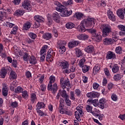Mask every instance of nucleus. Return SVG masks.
Instances as JSON below:
<instances>
[{
	"mask_svg": "<svg viewBox=\"0 0 125 125\" xmlns=\"http://www.w3.org/2000/svg\"><path fill=\"white\" fill-rule=\"evenodd\" d=\"M96 20L92 18H88L83 20L80 24L77 27V30L80 33H84L85 28H88L94 24Z\"/></svg>",
	"mask_w": 125,
	"mask_h": 125,
	"instance_id": "1",
	"label": "nucleus"
},
{
	"mask_svg": "<svg viewBox=\"0 0 125 125\" xmlns=\"http://www.w3.org/2000/svg\"><path fill=\"white\" fill-rule=\"evenodd\" d=\"M70 66V62L69 61L62 60H59L58 62V67L62 69V73H63L64 71L67 70L68 68H69Z\"/></svg>",
	"mask_w": 125,
	"mask_h": 125,
	"instance_id": "2",
	"label": "nucleus"
},
{
	"mask_svg": "<svg viewBox=\"0 0 125 125\" xmlns=\"http://www.w3.org/2000/svg\"><path fill=\"white\" fill-rule=\"evenodd\" d=\"M101 29L103 33V37L104 38L109 36V34L112 32V27L109 24H102Z\"/></svg>",
	"mask_w": 125,
	"mask_h": 125,
	"instance_id": "3",
	"label": "nucleus"
},
{
	"mask_svg": "<svg viewBox=\"0 0 125 125\" xmlns=\"http://www.w3.org/2000/svg\"><path fill=\"white\" fill-rule=\"evenodd\" d=\"M67 44V42L64 40H59L58 42L57 47L59 49L60 54H63L66 51L65 46Z\"/></svg>",
	"mask_w": 125,
	"mask_h": 125,
	"instance_id": "4",
	"label": "nucleus"
},
{
	"mask_svg": "<svg viewBox=\"0 0 125 125\" xmlns=\"http://www.w3.org/2000/svg\"><path fill=\"white\" fill-rule=\"evenodd\" d=\"M90 33L92 34V39L94 40L97 42H99L102 41V36L100 33H96V30L91 29Z\"/></svg>",
	"mask_w": 125,
	"mask_h": 125,
	"instance_id": "5",
	"label": "nucleus"
},
{
	"mask_svg": "<svg viewBox=\"0 0 125 125\" xmlns=\"http://www.w3.org/2000/svg\"><path fill=\"white\" fill-rule=\"evenodd\" d=\"M4 27H9V28H13L12 31H11V34L13 35H15L16 33H17V31L18 30V26L15 25V24L11 23L6 22L3 24Z\"/></svg>",
	"mask_w": 125,
	"mask_h": 125,
	"instance_id": "6",
	"label": "nucleus"
},
{
	"mask_svg": "<svg viewBox=\"0 0 125 125\" xmlns=\"http://www.w3.org/2000/svg\"><path fill=\"white\" fill-rule=\"evenodd\" d=\"M83 106L82 105H79L77 107L76 110L77 111L75 112V116L76 120L78 121V122H81V118L80 116H82L83 115Z\"/></svg>",
	"mask_w": 125,
	"mask_h": 125,
	"instance_id": "7",
	"label": "nucleus"
},
{
	"mask_svg": "<svg viewBox=\"0 0 125 125\" xmlns=\"http://www.w3.org/2000/svg\"><path fill=\"white\" fill-rule=\"evenodd\" d=\"M47 89L49 91H51L52 93H55L58 90L57 83H54L53 85L52 84H48Z\"/></svg>",
	"mask_w": 125,
	"mask_h": 125,
	"instance_id": "8",
	"label": "nucleus"
},
{
	"mask_svg": "<svg viewBox=\"0 0 125 125\" xmlns=\"http://www.w3.org/2000/svg\"><path fill=\"white\" fill-rule=\"evenodd\" d=\"M22 6L28 12L32 10V5L30 3V2L28 0H25L23 1L22 3Z\"/></svg>",
	"mask_w": 125,
	"mask_h": 125,
	"instance_id": "9",
	"label": "nucleus"
},
{
	"mask_svg": "<svg viewBox=\"0 0 125 125\" xmlns=\"http://www.w3.org/2000/svg\"><path fill=\"white\" fill-rule=\"evenodd\" d=\"M60 83L61 86L63 89L66 88V86H67V87H69L70 85V81H69V80H66L64 81V79L63 78L60 79Z\"/></svg>",
	"mask_w": 125,
	"mask_h": 125,
	"instance_id": "10",
	"label": "nucleus"
},
{
	"mask_svg": "<svg viewBox=\"0 0 125 125\" xmlns=\"http://www.w3.org/2000/svg\"><path fill=\"white\" fill-rule=\"evenodd\" d=\"M2 93L3 96H7L8 94V87H7V84L2 83Z\"/></svg>",
	"mask_w": 125,
	"mask_h": 125,
	"instance_id": "11",
	"label": "nucleus"
},
{
	"mask_svg": "<svg viewBox=\"0 0 125 125\" xmlns=\"http://www.w3.org/2000/svg\"><path fill=\"white\" fill-rule=\"evenodd\" d=\"M106 58L108 60L116 59V54L112 51H109L106 53Z\"/></svg>",
	"mask_w": 125,
	"mask_h": 125,
	"instance_id": "12",
	"label": "nucleus"
},
{
	"mask_svg": "<svg viewBox=\"0 0 125 125\" xmlns=\"http://www.w3.org/2000/svg\"><path fill=\"white\" fill-rule=\"evenodd\" d=\"M107 14L108 18L109 20H111V21H113V22L116 21V16L114 15L113 12L109 10L107 11Z\"/></svg>",
	"mask_w": 125,
	"mask_h": 125,
	"instance_id": "13",
	"label": "nucleus"
},
{
	"mask_svg": "<svg viewBox=\"0 0 125 125\" xmlns=\"http://www.w3.org/2000/svg\"><path fill=\"white\" fill-rule=\"evenodd\" d=\"M79 43H80V42L77 41H70L68 44L69 48H74V47H76V46H78L79 45Z\"/></svg>",
	"mask_w": 125,
	"mask_h": 125,
	"instance_id": "14",
	"label": "nucleus"
},
{
	"mask_svg": "<svg viewBox=\"0 0 125 125\" xmlns=\"http://www.w3.org/2000/svg\"><path fill=\"white\" fill-rule=\"evenodd\" d=\"M86 96H87V97H88V98L92 99L93 98H96L98 97V93L91 92L87 93L86 94Z\"/></svg>",
	"mask_w": 125,
	"mask_h": 125,
	"instance_id": "15",
	"label": "nucleus"
},
{
	"mask_svg": "<svg viewBox=\"0 0 125 125\" xmlns=\"http://www.w3.org/2000/svg\"><path fill=\"white\" fill-rule=\"evenodd\" d=\"M52 18L56 23H59V22H60V16H59L58 13L55 12L53 13L52 15Z\"/></svg>",
	"mask_w": 125,
	"mask_h": 125,
	"instance_id": "16",
	"label": "nucleus"
},
{
	"mask_svg": "<svg viewBox=\"0 0 125 125\" xmlns=\"http://www.w3.org/2000/svg\"><path fill=\"white\" fill-rule=\"evenodd\" d=\"M17 73L14 71H11L9 75V79L11 81H13V80H16L17 79Z\"/></svg>",
	"mask_w": 125,
	"mask_h": 125,
	"instance_id": "17",
	"label": "nucleus"
},
{
	"mask_svg": "<svg viewBox=\"0 0 125 125\" xmlns=\"http://www.w3.org/2000/svg\"><path fill=\"white\" fill-rule=\"evenodd\" d=\"M124 13H125L124 9H119L117 12V14L121 19H124L125 18V15L124 14Z\"/></svg>",
	"mask_w": 125,
	"mask_h": 125,
	"instance_id": "18",
	"label": "nucleus"
},
{
	"mask_svg": "<svg viewBox=\"0 0 125 125\" xmlns=\"http://www.w3.org/2000/svg\"><path fill=\"white\" fill-rule=\"evenodd\" d=\"M76 71V67L74 66H71L70 68H67L65 70L63 71V74H70V73H74Z\"/></svg>",
	"mask_w": 125,
	"mask_h": 125,
	"instance_id": "19",
	"label": "nucleus"
},
{
	"mask_svg": "<svg viewBox=\"0 0 125 125\" xmlns=\"http://www.w3.org/2000/svg\"><path fill=\"white\" fill-rule=\"evenodd\" d=\"M105 100L104 99H101L98 102V107L101 109H104L105 108Z\"/></svg>",
	"mask_w": 125,
	"mask_h": 125,
	"instance_id": "20",
	"label": "nucleus"
},
{
	"mask_svg": "<svg viewBox=\"0 0 125 125\" xmlns=\"http://www.w3.org/2000/svg\"><path fill=\"white\" fill-rule=\"evenodd\" d=\"M7 14H11V10L10 9H6L3 11H0V15H2L4 17H6Z\"/></svg>",
	"mask_w": 125,
	"mask_h": 125,
	"instance_id": "21",
	"label": "nucleus"
},
{
	"mask_svg": "<svg viewBox=\"0 0 125 125\" xmlns=\"http://www.w3.org/2000/svg\"><path fill=\"white\" fill-rule=\"evenodd\" d=\"M45 108V104L42 102H39L36 105V109H41Z\"/></svg>",
	"mask_w": 125,
	"mask_h": 125,
	"instance_id": "22",
	"label": "nucleus"
},
{
	"mask_svg": "<svg viewBox=\"0 0 125 125\" xmlns=\"http://www.w3.org/2000/svg\"><path fill=\"white\" fill-rule=\"evenodd\" d=\"M117 27L119 29V30L122 31V32H120L119 33L120 36H125V26L120 24L118 25Z\"/></svg>",
	"mask_w": 125,
	"mask_h": 125,
	"instance_id": "23",
	"label": "nucleus"
},
{
	"mask_svg": "<svg viewBox=\"0 0 125 125\" xmlns=\"http://www.w3.org/2000/svg\"><path fill=\"white\" fill-rule=\"evenodd\" d=\"M34 18L36 22H39V23H41V22H44V18L41 16L36 15L34 16Z\"/></svg>",
	"mask_w": 125,
	"mask_h": 125,
	"instance_id": "24",
	"label": "nucleus"
},
{
	"mask_svg": "<svg viewBox=\"0 0 125 125\" xmlns=\"http://www.w3.org/2000/svg\"><path fill=\"white\" fill-rule=\"evenodd\" d=\"M84 50L87 53H92L94 51V47L92 45L87 46L85 48Z\"/></svg>",
	"mask_w": 125,
	"mask_h": 125,
	"instance_id": "25",
	"label": "nucleus"
},
{
	"mask_svg": "<svg viewBox=\"0 0 125 125\" xmlns=\"http://www.w3.org/2000/svg\"><path fill=\"white\" fill-rule=\"evenodd\" d=\"M7 74V71L4 67L2 68L0 71V78L2 79H4L5 78V76Z\"/></svg>",
	"mask_w": 125,
	"mask_h": 125,
	"instance_id": "26",
	"label": "nucleus"
},
{
	"mask_svg": "<svg viewBox=\"0 0 125 125\" xmlns=\"http://www.w3.org/2000/svg\"><path fill=\"white\" fill-rule=\"evenodd\" d=\"M31 28V22L27 21L24 24H23L22 27L23 31H28Z\"/></svg>",
	"mask_w": 125,
	"mask_h": 125,
	"instance_id": "27",
	"label": "nucleus"
},
{
	"mask_svg": "<svg viewBox=\"0 0 125 125\" xmlns=\"http://www.w3.org/2000/svg\"><path fill=\"white\" fill-rule=\"evenodd\" d=\"M103 42H104V44H106V45L112 44V43H113V39L111 38H108L104 39Z\"/></svg>",
	"mask_w": 125,
	"mask_h": 125,
	"instance_id": "28",
	"label": "nucleus"
},
{
	"mask_svg": "<svg viewBox=\"0 0 125 125\" xmlns=\"http://www.w3.org/2000/svg\"><path fill=\"white\" fill-rule=\"evenodd\" d=\"M59 93L61 95V96H62V98H64V99L69 97V95L67 94L66 90H60Z\"/></svg>",
	"mask_w": 125,
	"mask_h": 125,
	"instance_id": "29",
	"label": "nucleus"
},
{
	"mask_svg": "<svg viewBox=\"0 0 125 125\" xmlns=\"http://www.w3.org/2000/svg\"><path fill=\"white\" fill-rule=\"evenodd\" d=\"M29 61L30 64H32L35 65V64H37V59L34 56H31L29 58Z\"/></svg>",
	"mask_w": 125,
	"mask_h": 125,
	"instance_id": "30",
	"label": "nucleus"
},
{
	"mask_svg": "<svg viewBox=\"0 0 125 125\" xmlns=\"http://www.w3.org/2000/svg\"><path fill=\"white\" fill-rule=\"evenodd\" d=\"M100 70V65L96 64L95 65L93 69V73L94 75H96Z\"/></svg>",
	"mask_w": 125,
	"mask_h": 125,
	"instance_id": "31",
	"label": "nucleus"
},
{
	"mask_svg": "<svg viewBox=\"0 0 125 125\" xmlns=\"http://www.w3.org/2000/svg\"><path fill=\"white\" fill-rule=\"evenodd\" d=\"M75 54L76 55V57L80 58V57L83 56V52H82V50H81L79 48H76Z\"/></svg>",
	"mask_w": 125,
	"mask_h": 125,
	"instance_id": "32",
	"label": "nucleus"
},
{
	"mask_svg": "<svg viewBox=\"0 0 125 125\" xmlns=\"http://www.w3.org/2000/svg\"><path fill=\"white\" fill-rule=\"evenodd\" d=\"M47 47H48V46L47 45H43L41 50H40L41 55H45V53L46 52V49H47Z\"/></svg>",
	"mask_w": 125,
	"mask_h": 125,
	"instance_id": "33",
	"label": "nucleus"
},
{
	"mask_svg": "<svg viewBox=\"0 0 125 125\" xmlns=\"http://www.w3.org/2000/svg\"><path fill=\"white\" fill-rule=\"evenodd\" d=\"M112 70L114 74H116V73L120 71V67H119L117 64H113Z\"/></svg>",
	"mask_w": 125,
	"mask_h": 125,
	"instance_id": "34",
	"label": "nucleus"
},
{
	"mask_svg": "<svg viewBox=\"0 0 125 125\" xmlns=\"http://www.w3.org/2000/svg\"><path fill=\"white\" fill-rule=\"evenodd\" d=\"M122 78H123V75L119 73L115 74L113 77V79L115 82H119L122 79Z\"/></svg>",
	"mask_w": 125,
	"mask_h": 125,
	"instance_id": "35",
	"label": "nucleus"
},
{
	"mask_svg": "<svg viewBox=\"0 0 125 125\" xmlns=\"http://www.w3.org/2000/svg\"><path fill=\"white\" fill-rule=\"evenodd\" d=\"M51 33H47L42 35V38L44 40H46V41H48V40H50L52 38Z\"/></svg>",
	"mask_w": 125,
	"mask_h": 125,
	"instance_id": "36",
	"label": "nucleus"
},
{
	"mask_svg": "<svg viewBox=\"0 0 125 125\" xmlns=\"http://www.w3.org/2000/svg\"><path fill=\"white\" fill-rule=\"evenodd\" d=\"M30 100L32 103H35L37 100V95L35 93H31L30 94Z\"/></svg>",
	"mask_w": 125,
	"mask_h": 125,
	"instance_id": "37",
	"label": "nucleus"
},
{
	"mask_svg": "<svg viewBox=\"0 0 125 125\" xmlns=\"http://www.w3.org/2000/svg\"><path fill=\"white\" fill-rule=\"evenodd\" d=\"M21 96L23 99H28L29 98V93H28V91L24 90L21 93Z\"/></svg>",
	"mask_w": 125,
	"mask_h": 125,
	"instance_id": "38",
	"label": "nucleus"
},
{
	"mask_svg": "<svg viewBox=\"0 0 125 125\" xmlns=\"http://www.w3.org/2000/svg\"><path fill=\"white\" fill-rule=\"evenodd\" d=\"M62 13H63V15H62V16L65 17L66 16H70V15L73 13V11H72V10L69 11L65 10L64 11L62 12Z\"/></svg>",
	"mask_w": 125,
	"mask_h": 125,
	"instance_id": "39",
	"label": "nucleus"
},
{
	"mask_svg": "<svg viewBox=\"0 0 125 125\" xmlns=\"http://www.w3.org/2000/svg\"><path fill=\"white\" fill-rule=\"evenodd\" d=\"M84 63H85V58L83 57L79 61L78 65L79 67L81 68V67L84 66Z\"/></svg>",
	"mask_w": 125,
	"mask_h": 125,
	"instance_id": "40",
	"label": "nucleus"
},
{
	"mask_svg": "<svg viewBox=\"0 0 125 125\" xmlns=\"http://www.w3.org/2000/svg\"><path fill=\"white\" fill-rule=\"evenodd\" d=\"M36 110L37 114L39 115V116H40L41 117L47 115V114L46 112L42 111L41 109H36Z\"/></svg>",
	"mask_w": 125,
	"mask_h": 125,
	"instance_id": "41",
	"label": "nucleus"
},
{
	"mask_svg": "<svg viewBox=\"0 0 125 125\" xmlns=\"http://www.w3.org/2000/svg\"><path fill=\"white\" fill-rule=\"evenodd\" d=\"M23 90H24V89L22 87H21V86H18L15 89V92L16 93H22V92H23Z\"/></svg>",
	"mask_w": 125,
	"mask_h": 125,
	"instance_id": "42",
	"label": "nucleus"
},
{
	"mask_svg": "<svg viewBox=\"0 0 125 125\" xmlns=\"http://www.w3.org/2000/svg\"><path fill=\"white\" fill-rule=\"evenodd\" d=\"M49 80V82L48 84H52V83H54L56 80L55 76L51 75V76H50Z\"/></svg>",
	"mask_w": 125,
	"mask_h": 125,
	"instance_id": "43",
	"label": "nucleus"
},
{
	"mask_svg": "<svg viewBox=\"0 0 125 125\" xmlns=\"http://www.w3.org/2000/svg\"><path fill=\"white\" fill-rule=\"evenodd\" d=\"M75 17L78 19V20H80L83 18V14L80 12H76L75 14Z\"/></svg>",
	"mask_w": 125,
	"mask_h": 125,
	"instance_id": "44",
	"label": "nucleus"
},
{
	"mask_svg": "<svg viewBox=\"0 0 125 125\" xmlns=\"http://www.w3.org/2000/svg\"><path fill=\"white\" fill-rule=\"evenodd\" d=\"M82 68V70L83 73H86V72H88L90 67L89 66H87V65H84V66L81 67Z\"/></svg>",
	"mask_w": 125,
	"mask_h": 125,
	"instance_id": "45",
	"label": "nucleus"
},
{
	"mask_svg": "<svg viewBox=\"0 0 125 125\" xmlns=\"http://www.w3.org/2000/svg\"><path fill=\"white\" fill-rule=\"evenodd\" d=\"M17 16H21L24 14V10L22 9L17 10L15 12Z\"/></svg>",
	"mask_w": 125,
	"mask_h": 125,
	"instance_id": "46",
	"label": "nucleus"
},
{
	"mask_svg": "<svg viewBox=\"0 0 125 125\" xmlns=\"http://www.w3.org/2000/svg\"><path fill=\"white\" fill-rule=\"evenodd\" d=\"M30 56L27 53H24L23 55V59L25 62H28V59L29 60V58H30Z\"/></svg>",
	"mask_w": 125,
	"mask_h": 125,
	"instance_id": "47",
	"label": "nucleus"
},
{
	"mask_svg": "<svg viewBox=\"0 0 125 125\" xmlns=\"http://www.w3.org/2000/svg\"><path fill=\"white\" fill-rule=\"evenodd\" d=\"M65 26L67 29H72V28L75 27V24H74V23H72L71 22H69L66 23Z\"/></svg>",
	"mask_w": 125,
	"mask_h": 125,
	"instance_id": "48",
	"label": "nucleus"
},
{
	"mask_svg": "<svg viewBox=\"0 0 125 125\" xmlns=\"http://www.w3.org/2000/svg\"><path fill=\"white\" fill-rule=\"evenodd\" d=\"M46 60L47 62H52L53 61V57L47 54L46 56Z\"/></svg>",
	"mask_w": 125,
	"mask_h": 125,
	"instance_id": "49",
	"label": "nucleus"
},
{
	"mask_svg": "<svg viewBox=\"0 0 125 125\" xmlns=\"http://www.w3.org/2000/svg\"><path fill=\"white\" fill-rule=\"evenodd\" d=\"M74 92L77 97H81L82 96V91L80 89H76L75 90Z\"/></svg>",
	"mask_w": 125,
	"mask_h": 125,
	"instance_id": "50",
	"label": "nucleus"
},
{
	"mask_svg": "<svg viewBox=\"0 0 125 125\" xmlns=\"http://www.w3.org/2000/svg\"><path fill=\"white\" fill-rule=\"evenodd\" d=\"M75 94V92L72 91H70L69 98L70 99H71V100L74 101L76 100V97Z\"/></svg>",
	"mask_w": 125,
	"mask_h": 125,
	"instance_id": "51",
	"label": "nucleus"
},
{
	"mask_svg": "<svg viewBox=\"0 0 125 125\" xmlns=\"http://www.w3.org/2000/svg\"><path fill=\"white\" fill-rule=\"evenodd\" d=\"M115 51L117 54H122V52L123 51V48H122V47L121 46L116 47Z\"/></svg>",
	"mask_w": 125,
	"mask_h": 125,
	"instance_id": "52",
	"label": "nucleus"
},
{
	"mask_svg": "<svg viewBox=\"0 0 125 125\" xmlns=\"http://www.w3.org/2000/svg\"><path fill=\"white\" fill-rule=\"evenodd\" d=\"M104 73L105 76H106V77H107L108 78H110V77H111V74L110 73V71L107 68L104 69Z\"/></svg>",
	"mask_w": 125,
	"mask_h": 125,
	"instance_id": "53",
	"label": "nucleus"
},
{
	"mask_svg": "<svg viewBox=\"0 0 125 125\" xmlns=\"http://www.w3.org/2000/svg\"><path fill=\"white\" fill-rule=\"evenodd\" d=\"M28 36L30 38L32 39V40H36L37 38V34L32 33V32H30L28 33Z\"/></svg>",
	"mask_w": 125,
	"mask_h": 125,
	"instance_id": "54",
	"label": "nucleus"
},
{
	"mask_svg": "<svg viewBox=\"0 0 125 125\" xmlns=\"http://www.w3.org/2000/svg\"><path fill=\"white\" fill-rule=\"evenodd\" d=\"M39 77V78L38 80V82L41 83V84H42L43 83V81H44V75H42Z\"/></svg>",
	"mask_w": 125,
	"mask_h": 125,
	"instance_id": "55",
	"label": "nucleus"
},
{
	"mask_svg": "<svg viewBox=\"0 0 125 125\" xmlns=\"http://www.w3.org/2000/svg\"><path fill=\"white\" fill-rule=\"evenodd\" d=\"M63 7H64V5H62V6H58L56 7V9L57 11H59V12H62L63 13Z\"/></svg>",
	"mask_w": 125,
	"mask_h": 125,
	"instance_id": "56",
	"label": "nucleus"
},
{
	"mask_svg": "<svg viewBox=\"0 0 125 125\" xmlns=\"http://www.w3.org/2000/svg\"><path fill=\"white\" fill-rule=\"evenodd\" d=\"M47 54L53 57V56H55V52L52 49H50L47 52Z\"/></svg>",
	"mask_w": 125,
	"mask_h": 125,
	"instance_id": "57",
	"label": "nucleus"
},
{
	"mask_svg": "<svg viewBox=\"0 0 125 125\" xmlns=\"http://www.w3.org/2000/svg\"><path fill=\"white\" fill-rule=\"evenodd\" d=\"M64 101L67 105V106H70L71 105V102L69 99V97L64 99Z\"/></svg>",
	"mask_w": 125,
	"mask_h": 125,
	"instance_id": "58",
	"label": "nucleus"
},
{
	"mask_svg": "<svg viewBox=\"0 0 125 125\" xmlns=\"http://www.w3.org/2000/svg\"><path fill=\"white\" fill-rule=\"evenodd\" d=\"M111 98L113 101H117L118 96L116 94L113 93L111 95Z\"/></svg>",
	"mask_w": 125,
	"mask_h": 125,
	"instance_id": "59",
	"label": "nucleus"
},
{
	"mask_svg": "<svg viewBox=\"0 0 125 125\" xmlns=\"http://www.w3.org/2000/svg\"><path fill=\"white\" fill-rule=\"evenodd\" d=\"M114 84H113L112 83H109L107 85V88L108 90L110 91V90H111V89H113V88H114Z\"/></svg>",
	"mask_w": 125,
	"mask_h": 125,
	"instance_id": "60",
	"label": "nucleus"
},
{
	"mask_svg": "<svg viewBox=\"0 0 125 125\" xmlns=\"http://www.w3.org/2000/svg\"><path fill=\"white\" fill-rule=\"evenodd\" d=\"M86 110L87 112L89 113H91L92 112V107L89 105H86Z\"/></svg>",
	"mask_w": 125,
	"mask_h": 125,
	"instance_id": "61",
	"label": "nucleus"
},
{
	"mask_svg": "<svg viewBox=\"0 0 125 125\" xmlns=\"http://www.w3.org/2000/svg\"><path fill=\"white\" fill-rule=\"evenodd\" d=\"M11 106L12 108H17V107H18V102H13L11 103Z\"/></svg>",
	"mask_w": 125,
	"mask_h": 125,
	"instance_id": "62",
	"label": "nucleus"
},
{
	"mask_svg": "<svg viewBox=\"0 0 125 125\" xmlns=\"http://www.w3.org/2000/svg\"><path fill=\"white\" fill-rule=\"evenodd\" d=\"M40 89L42 91H45V89H46V86L44 84H42L40 85Z\"/></svg>",
	"mask_w": 125,
	"mask_h": 125,
	"instance_id": "63",
	"label": "nucleus"
},
{
	"mask_svg": "<svg viewBox=\"0 0 125 125\" xmlns=\"http://www.w3.org/2000/svg\"><path fill=\"white\" fill-rule=\"evenodd\" d=\"M93 88H94V89H98V88H99V84L96 83H94L93 84Z\"/></svg>",
	"mask_w": 125,
	"mask_h": 125,
	"instance_id": "64",
	"label": "nucleus"
}]
</instances>
